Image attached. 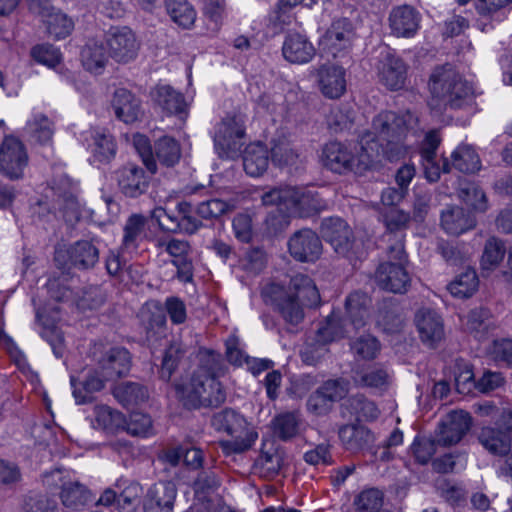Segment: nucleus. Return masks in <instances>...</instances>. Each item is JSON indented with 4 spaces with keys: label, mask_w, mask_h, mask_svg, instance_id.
Instances as JSON below:
<instances>
[{
    "label": "nucleus",
    "mask_w": 512,
    "mask_h": 512,
    "mask_svg": "<svg viewBox=\"0 0 512 512\" xmlns=\"http://www.w3.org/2000/svg\"><path fill=\"white\" fill-rule=\"evenodd\" d=\"M261 295L265 303L270 304L290 326H297L303 321L304 307L317 306L320 302L315 283L302 273L291 276L287 285L276 282L265 285Z\"/></svg>",
    "instance_id": "1"
},
{
    "label": "nucleus",
    "mask_w": 512,
    "mask_h": 512,
    "mask_svg": "<svg viewBox=\"0 0 512 512\" xmlns=\"http://www.w3.org/2000/svg\"><path fill=\"white\" fill-rule=\"evenodd\" d=\"M430 105L434 109H462L472 105L474 90L450 64L436 67L429 79Z\"/></svg>",
    "instance_id": "2"
},
{
    "label": "nucleus",
    "mask_w": 512,
    "mask_h": 512,
    "mask_svg": "<svg viewBox=\"0 0 512 512\" xmlns=\"http://www.w3.org/2000/svg\"><path fill=\"white\" fill-rule=\"evenodd\" d=\"M407 118L411 116L400 115L393 111H382L373 118L371 129L362 136L370 135V145L378 148L377 158L382 155L394 161L405 155Z\"/></svg>",
    "instance_id": "3"
},
{
    "label": "nucleus",
    "mask_w": 512,
    "mask_h": 512,
    "mask_svg": "<svg viewBox=\"0 0 512 512\" xmlns=\"http://www.w3.org/2000/svg\"><path fill=\"white\" fill-rule=\"evenodd\" d=\"M369 136H361L359 148L355 152L338 141L327 143L322 151L325 167L339 174L353 172L362 175L377 160L378 148L370 145Z\"/></svg>",
    "instance_id": "4"
},
{
    "label": "nucleus",
    "mask_w": 512,
    "mask_h": 512,
    "mask_svg": "<svg viewBox=\"0 0 512 512\" xmlns=\"http://www.w3.org/2000/svg\"><path fill=\"white\" fill-rule=\"evenodd\" d=\"M211 425L217 432L234 438L231 441L220 442V447L227 455L242 453L250 449L258 438L257 432L248 428L246 418L231 408H225L215 413L211 418Z\"/></svg>",
    "instance_id": "5"
},
{
    "label": "nucleus",
    "mask_w": 512,
    "mask_h": 512,
    "mask_svg": "<svg viewBox=\"0 0 512 512\" xmlns=\"http://www.w3.org/2000/svg\"><path fill=\"white\" fill-rule=\"evenodd\" d=\"M176 393L183 405L189 409L217 407L226 399L221 383L214 377L194 374L186 386H176Z\"/></svg>",
    "instance_id": "6"
},
{
    "label": "nucleus",
    "mask_w": 512,
    "mask_h": 512,
    "mask_svg": "<svg viewBox=\"0 0 512 512\" xmlns=\"http://www.w3.org/2000/svg\"><path fill=\"white\" fill-rule=\"evenodd\" d=\"M246 120V116L238 111L228 114L216 125L214 145L221 158L234 159L240 155Z\"/></svg>",
    "instance_id": "7"
},
{
    "label": "nucleus",
    "mask_w": 512,
    "mask_h": 512,
    "mask_svg": "<svg viewBox=\"0 0 512 512\" xmlns=\"http://www.w3.org/2000/svg\"><path fill=\"white\" fill-rule=\"evenodd\" d=\"M99 372L106 380H115L126 375L131 367V356L123 347H108L95 344L91 351Z\"/></svg>",
    "instance_id": "8"
},
{
    "label": "nucleus",
    "mask_w": 512,
    "mask_h": 512,
    "mask_svg": "<svg viewBox=\"0 0 512 512\" xmlns=\"http://www.w3.org/2000/svg\"><path fill=\"white\" fill-rule=\"evenodd\" d=\"M349 335V331L338 328L334 318H329L327 323L317 330L316 336L308 340L300 350L302 362L307 365H316L327 353L326 345Z\"/></svg>",
    "instance_id": "9"
},
{
    "label": "nucleus",
    "mask_w": 512,
    "mask_h": 512,
    "mask_svg": "<svg viewBox=\"0 0 512 512\" xmlns=\"http://www.w3.org/2000/svg\"><path fill=\"white\" fill-rule=\"evenodd\" d=\"M320 232L325 241H327L334 251L345 258L355 257V239L352 229L341 218L330 217L322 221Z\"/></svg>",
    "instance_id": "10"
},
{
    "label": "nucleus",
    "mask_w": 512,
    "mask_h": 512,
    "mask_svg": "<svg viewBox=\"0 0 512 512\" xmlns=\"http://www.w3.org/2000/svg\"><path fill=\"white\" fill-rule=\"evenodd\" d=\"M356 38L354 23L346 18L335 19L320 40L324 51L333 57L339 56L342 52L348 51Z\"/></svg>",
    "instance_id": "11"
},
{
    "label": "nucleus",
    "mask_w": 512,
    "mask_h": 512,
    "mask_svg": "<svg viewBox=\"0 0 512 512\" xmlns=\"http://www.w3.org/2000/svg\"><path fill=\"white\" fill-rule=\"evenodd\" d=\"M290 255L300 262H315L322 254V242L311 229L305 228L292 234L288 241Z\"/></svg>",
    "instance_id": "12"
},
{
    "label": "nucleus",
    "mask_w": 512,
    "mask_h": 512,
    "mask_svg": "<svg viewBox=\"0 0 512 512\" xmlns=\"http://www.w3.org/2000/svg\"><path fill=\"white\" fill-rule=\"evenodd\" d=\"M24 145L14 137H6L0 145V171L10 179H18L27 165Z\"/></svg>",
    "instance_id": "13"
},
{
    "label": "nucleus",
    "mask_w": 512,
    "mask_h": 512,
    "mask_svg": "<svg viewBox=\"0 0 512 512\" xmlns=\"http://www.w3.org/2000/svg\"><path fill=\"white\" fill-rule=\"evenodd\" d=\"M156 247L164 249L172 257V264L177 269V277L183 282H189L193 277V265L189 258L191 246L188 241L182 239H164L157 240Z\"/></svg>",
    "instance_id": "14"
},
{
    "label": "nucleus",
    "mask_w": 512,
    "mask_h": 512,
    "mask_svg": "<svg viewBox=\"0 0 512 512\" xmlns=\"http://www.w3.org/2000/svg\"><path fill=\"white\" fill-rule=\"evenodd\" d=\"M110 56L118 62H128L135 58L138 43L135 35L128 27H112L106 35Z\"/></svg>",
    "instance_id": "15"
},
{
    "label": "nucleus",
    "mask_w": 512,
    "mask_h": 512,
    "mask_svg": "<svg viewBox=\"0 0 512 512\" xmlns=\"http://www.w3.org/2000/svg\"><path fill=\"white\" fill-rule=\"evenodd\" d=\"M375 280L381 289L396 294L407 292L411 281L405 266L394 264L392 261L383 262L378 266Z\"/></svg>",
    "instance_id": "16"
},
{
    "label": "nucleus",
    "mask_w": 512,
    "mask_h": 512,
    "mask_svg": "<svg viewBox=\"0 0 512 512\" xmlns=\"http://www.w3.org/2000/svg\"><path fill=\"white\" fill-rule=\"evenodd\" d=\"M421 15L410 5L392 8L388 22L391 34L398 38L414 37L420 28Z\"/></svg>",
    "instance_id": "17"
},
{
    "label": "nucleus",
    "mask_w": 512,
    "mask_h": 512,
    "mask_svg": "<svg viewBox=\"0 0 512 512\" xmlns=\"http://www.w3.org/2000/svg\"><path fill=\"white\" fill-rule=\"evenodd\" d=\"M440 141L439 134L436 131H431L426 135L420 149L424 175L429 182H437L441 173L450 171V164L446 158L443 159L442 165L436 160V152Z\"/></svg>",
    "instance_id": "18"
},
{
    "label": "nucleus",
    "mask_w": 512,
    "mask_h": 512,
    "mask_svg": "<svg viewBox=\"0 0 512 512\" xmlns=\"http://www.w3.org/2000/svg\"><path fill=\"white\" fill-rule=\"evenodd\" d=\"M346 73L343 67L335 64H323L316 70V81L322 95L329 99H338L346 91Z\"/></svg>",
    "instance_id": "19"
},
{
    "label": "nucleus",
    "mask_w": 512,
    "mask_h": 512,
    "mask_svg": "<svg viewBox=\"0 0 512 512\" xmlns=\"http://www.w3.org/2000/svg\"><path fill=\"white\" fill-rule=\"evenodd\" d=\"M176 495V486L170 481L153 484L143 500L144 512H172Z\"/></svg>",
    "instance_id": "20"
},
{
    "label": "nucleus",
    "mask_w": 512,
    "mask_h": 512,
    "mask_svg": "<svg viewBox=\"0 0 512 512\" xmlns=\"http://www.w3.org/2000/svg\"><path fill=\"white\" fill-rule=\"evenodd\" d=\"M471 427L469 413L459 410L448 414L447 419L440 426L437 442L440 446H451L458 443Z\"/></svg>",
    "instance_id": "21"
},
{
    "label": "nucleus",
    "mask_w": 512,
    "mask_h": 512,
    "mask_svg": "<svg viewBox=\"0 0 512 512\" xmlns=\"http://www.w3.org/2000/svg\"><path fill=\"white\" fill-rule=\"evenodd\" d=\"M326 207L327 203L319 197L318 193L306 188L291 187L287 213L304 218L318 213Z\"/></svg>",
    "instance_id": "22"
},
{
    "label": "nucleus",
    "mask_w": 512,
    "mask_h": 512,
    "mask_svg": "<svg viewBox=\"0 0 512 512\" xmlns=\"http://www.w3.org/2000/svg\"><path fill=\"white\" fill-rule=\"evenodd\" d=\"M415 323L421 341L427 346L433 348L443 339V320L434 310L420 309L415 316Z\"/></svg>",
    "instance_id": "23"
},
{
    "label": "nucleus",
    "mask_w": 512,
    "mask_h": 512,
    "mask_svg": "<svg viewBox=\"0 0 512 512\" xmlns=\"http://www.w3.org/2000/svg\"><path fill=\"white\" fill-rule=\"evenodd\" d=\"M116 178L121 192L130 198L139 197L149 187V178L145 171L135 164H128L119 169Z\"/></svg>",
    "instance_id": "24"
},
{
    "label": "nucleus",
    "mask_w": 512,
    "mask_h": 512,
    "mask_svg": "<svg viewBox=\"0 0 512 512\" xmlns=\"http://www.w3.org/2000/svg\"><path fill=\"white\" fill-rule=\"evenodd\" d=\"M370 304L371 299L366 293L355 291L349 294L345 301L347 319L343 325L335 320L337 327L347 329L349 332L348 326H351L354 330L364 327L369 318Z\"/></svg>",
    "instance_id": "25"
},
{
    "label": "nucleus",
    "mask_w": 512,
    "mask_h": 512,
    "mask_svg": "<svg viewBox=\"0 0 512 512\" xmlns=\"http://www.w3.org/2000/svg\"><path fill=\"white\" fill-rule=\"evenodd\" d=\"M153 101L167 115L184 120L188 115V104L182 93L169 85L157 86L152 92Z\"/></svg>",
    "instance_id": "26"
},
{
    "label": "nucleus",
    "mask_w": 512,
    "mask_h": 512,
    "mask_svg": "<svg viewBox=\"0 0 512 512\" xmlns=\"http://www.w3.org/2000/svg\"><path fill=\"white\" fill-rule=\"evenodd\" d=\"M479 443L491 454L504 457L511 452L512 436L503 429L491 426L482 427L478 433Z\"/></svg>",
    "instance_id": "27"
},
{
    "label": "nucleus",
    "mask_w": 512,
    "mask_h": 512,
    "mask_svg": "<svg viewBox=\"0 0 512 512\" xmlns=\"http://www.w3.org/2000/svg\"><path fill=\"white\" fill-rule=\"evenodd\" d=\"M282 52L287 61L303 64L314 57L315 48L305 35L290 33L284 40Z\"/></svg>",
    "instance_id": "28"
},
{
    "label": "nucleus",
    "mask_w": 512,
    "mask_h": 512,
    "mask_svg": "<svg viewBox=\"0 0 512 512\" xmlns=\"http://www.w3.org/2000/svg\"><path fill=\"white\" fill-rule=\"evenodd\" d=\"M112 107L117 119L127 124L137 121L142 115L139 99L124 88L114 92Z\"/></svg>",
    "instance_id": "29"
},
{
    "label": "nucleus",
    "mask_w": 512,
    "mask_h": 512,
    "mask_svg": "<svg viewBox=\"0 0 512 512\" xmlns=\"http://www.w3.org/2000/svg\"><path fill=\"white\" fill-rule=\"evenodd\" d=\"M379 78L390 90L402 89L407 79V65L401 58L388 54L379 69Z\"/></svg>",
    "instance_id": "30"
},
{
    "label": "nucleus",
    "mask_w": 512,
    "mask_h": 512,
    "mask_svg": "<svg viewBox=\"0 0 512 512\" xmlns=\"http://www.w3.org/2000/svg\"><path fill=\"white\" fill-rule=\"evenodd\" d=\"M338 434L344 448L352 453L369 449L374 443L373 433L363 425H345Z\"/></svg>",
    "instance_id": "31"
},
{
    "label": "nucleus",
    "mask_w": 512,
    "mask_h": 512,
    "mask_svg": "<svg viewBox=\"0 0 512 512\" xmlns=\"http://www.w3.org/2000/svg\"><path fill=\"white\" fill-rule=\"evenodd\" d=\"M69 262L78 270L93 269L99 262V249L88 240H79L67 250Z\"/></svg>",
    "instance_id": "32"
},
{
    "label": "nucleus",
    "mask_w": 512,
    "mask_h": 512,
    "mask_svg": "<svg viewBox=\"0 0 512 512\" xmlns=\"http://www.w3.org/2000/svg\"><path fill=\"white\" fill-rule=\"evenodd\" d=\"M473 215L461 207L452 206L441 213V226L449 234L458 236L475 227Z\"/></svg>",
    "instance_id": "33"
},
{
    "label": "nucleus",
    "mask_w": 512,
    "mask_h": 512,
    "mask_svg": "<svg viewBox=\"0 0 512 512\" xmlns=\"http://www.w3.org/2000/svg\"><path fill=\"white\" fill-rule=\"evenodd\" d=\"M147 219L141 214H132L123 227L121 251H135L146 236Z\"/></svg>",
    "instance_id": "34"
},
{
    "label": "nucleus",
    "mask_w": 512,
    "mask_h": 512,
    "mask_svg": "<svg viewBox=\"0 0 512 512\" xmlns=\"http://www.w3.org/2000/svg\"><path fill=\"white\" fill-rule=\"evenodd\" d=\"M83 67L96 74L101 73L108 62V53L102 41L90 39L81 50Z\"/></svg>",
    "instance_id": "35"
},
{
    "label": "nucleus",
    "mask_w": 512,
    "mask_h": 512,
    "mask_svg": "<svg viewBox=\"0 0 512 512\" xmlns=\"http://www.w3.org/2000/svg\"><path fill=\"white\" fill-rule=\"evenodd\" d=\"M269 155L267 148L261 143L248 145L243 153L245 172L253 177L261 176L268 168Z\"/></svg>",
    "instance_id": "36"
},
{
    "label": "nucleus",
    "mask_w": 512,
    "mask_h": 512,
    "mask_svg": "<svg viewBox=\"0 0 512 512\" xmlns=\"http://www.w3.org/2000/svg\"><path fill=\"white\" fill-rule=\"evenodd\" d=\"M93 427L108 433H117L124 429L126 418L116 409L107 405H96L93 410Z\"/></svg>",
    "instance_id": "37"
},
{
    "label": "nucleus",
    "mask_w": 512,
    "mask_h": 512,
    "mask_svg": "<svg viewBox=\"0 0 512 512\" xmlns=\"http://www.w3.org/2000/svg\"><path fill=\"white\" fill-rule=\"evenodd\" d=\"M60 499L66 508L78 510L91 501V493L78 481L67 482L62 485Z\"/></svg>",
    "instance_id": "38"
},
{
    "label": "nucleus",
    "mask_w": 512,
    "mask_h": 512,
    "mask_svg": "<svg viewBox=\"0 0 512 512\" xmlns=\"http://www.w3.org/2000/svg\"><path fill=\"white\" fill-rule=\"evenodd\" d=\"M478 287L479 278L476 271L467 268L448 284L447 289L452 296L465 299L471 297L478 290Z\"/></svg>",
    "instance_id": "39"
},
{
    "label": "nucleus",
    "mask_w": 512,
    "mask_h": 512,
    "mask_svg": "<svg viewBox=\"0 0 512 512\" xmlns=\"http://www.w3.org/2000/svg\"><path fill=\"white\" fill-rule=\"evenodd\" d=\"M41 19L46 26L47 33L55 39L66 38L74 29L73 20L55 8Z\"/></svg>",
    "instance_id": "40"
},
{
    "label": "nucleus",
    "mask_w": 512,
    "mask_h": 512,
    "mask_svg": "<svg viewBox=\"0 0 512 512\" xmlns=\"http://www.w3.org/2000/svg\"><path fill=\"white\" fill-rule=\"evenodd\" d=\"M452 166L462 173H475L481 168V161L474 148L459 145L451 154Z\"/></svg>",
    "instance_id": "41"
},
{
    "label": "nucleus",
    "mask_w": 512,
    "mask_h": 512,
    "mask_svg": "<svg viewBox=\"0 0 512 512\" xmlns=\"http://www.w3.org/2000/svg\"><path fill=\"white\" fill-rule=\"evenodd\" d=\"M495 327L494 318L487 308H475L471 310L467 316L466 328L477 338L484 337L488 332L495 329Z\"/></svg>",
    "instance_id": "42"
},
{
    "label": "nucleus",
    "mask_w": 512,
    "mask_h": 512,
    "mask_svg": "<svg viewBox=\"0 0 512 512\" xmlns=\"http://www.w3.org/2000/svg\"><path fill=\"white\" fill-rule=\"evenodd\" d=\"M116 487L121 489L117 499L120 512H130L136 508L143 494V487L136 481H117Z\"/></svg>",
    "instance_id": "43"
},
{
    "label": "nucleus",
    "mask_w": 512,
    "mask_h": 512,
    "mask_svg": "<svg viewBox=\"0 0 512 512\" xmlns=\"http://www.w3.org/2000/svg\"><path fill=\"white\" fill-rule=\"evenodd\" d=\"M154 154L161 165L172 167L180 160V144L172 137L163 136L155 142Z\"/></svg>",
    "instance_id": "44"
},
{
    "label": "nucleus",
    "mask_w": 512,
    "mask_h": 512,
    "mask_svg": "<svg viewBox=\"0 0 512 512\" xmlns=\"http://www.w3.org/2000/svg\"><path fill=\"white\" fill-rule=\"evenodd\" d=\"M113 395L123 406L137 405L148 399V391L145 386L135 382H124L117 385Z\"/></svg>",
    "instance_id": "45"
},
{
    "label": "nucleus",
    "mask_w": 512,
    "mask_h": 512,
    "mask_svg": "<svg viewBox=\"0 0 512 512\" xmlns=\"http://www.w3.org/2000/svg\"><path fill=\"white\" fill-rule=\"evenodd\" d=\"M402 323L399 306L392 300H384L378 309L377 324L384 331L393 333L401 328Z\"/></svg>",
    "instance_id": "46"
},
{
    "label": "nucleus",
    "mask_w": 512,
    "mask_h": 512,
    "mask_svg": "<svg viewBox=\"0 0 512 512\" xmlns=\"http://www.w3.org/2000/svg\"><path fill=\"white\" fill-rule=\"evenodd\" d=\"M165 6L173 22L179 26L189 28L194 24L196 12L187 0H165Z\"/></svg>",
    "instance_id": "47"
},
{
    "label": "nucleus",
    "mask_w": 512,
    "mask_h": 512,
    "mask_svg": "<svg viewBox=\"0 0 512 512\" xmlns=\"http://www.w3.org/2000/svg\"><path fill=\"white\" fill-rule=\"evenodd\" d=\"M27 130L35 141L40 144H48L53 138L55 127L53 121L46 115L36 113L27 122Z\"/></svg>",
    "instance_id": "48"
},
{
    "label": "nucleus",
    "mask_w": 512,
    "mask_h": 512,
    "mask_svg": "<svg viewBox=\"0 0 512 512\" xmlns=\"http://www.w3.org/2000/svg\"><path fill=\"white\" fill-rule=\"evenodd\" d=\"M458 197L477 212H485L487 209L486 195L475 183H460Z\"/></svg>",
    "instance_id": "49"
},
{
    "label": "nucleus",
    "mask_w": 512,
    "mask_h": 512,
    "mask_svg": "<svg viewBox=\"0 0 512 512\" xmlns=\"http://www.w3.org/2000/svg\"><path fill=\"white\" fill-rule=\"evenodd\" d=\"M274 434L283 441H288L298 435L300 420L295 413L287 412L276 416L273 420Z\"/></svg>",
    "instance_id": "50"
},
{
    "label": "nucleus",
    "mask_w": 512,
    "mask_h": 512,
    "mask_svg": "<svg viewBox=\"0 0 512 512\" xmlns=\"http://www.w3.org/2000/svg\"><path fill=\"white\" fill-rule=\"evenodd\" d=\"M105 381L107 380L104 379L98 369L95 373L89 374L86 379L81 382L82 389L77 388L74 379H72L71 382L74 387L73 395L76 403L84 404L89 402L91 400L90 394L103 389Z\"/></svg>",
    "instance_id": "51"
},
{
    "label": "nucleus",
    "mask_w": 512,
    "mask_h": 512,
    "mask_svg": "<svg viewBox=\"0 0 512 512\" xmlns=\"http://www.w3.org/2000/svg\"><path fill=\"white\" fill-rule=\"evenodd\" d=\"M185 349L181 343L172 342L165 350L161 367L159 370L160 378L169 381L172 374L178 367L180 359L184 356Z\"/></svg>",
    "instance_id": "52"
},
{
    "label": "nucleus",
    "mask_w": 512,
    "mask_h": 512,
    "mask_svg": "<svg viewBox=\"0 0 512 512\" xmlns=\"http://www.w3.org/2000/svg\"><path fill=\"white\" fill-rule=\"evenodd\" d=\"M505 254L504 243L496 238L490 237L484 245L483 254L481 257V267L484 270L495 269L503 260Z\"/></svg>",
    "instance_id": "53"
},
{
    "label": "nucleus",
    "mask_w": 512,
    "mask_h": 512,
    "mask_svg": "<svg viewBox=\"0 0 512 512\" xmlns=\"http://www.w3.org/2000/svg\"><path fill=\"white\" fill-rule=\"evenodd\" d=\"M93 156L99 162H108L116 154V144L112 135L105 132H95L93 136Z\"/></svg>",
    "instance_id": "54"
},
{
    "label": "nucleus",
    "mask_w": 512,
    "mask_h": 512,
    "mask_svg": "<svg viewBox=\"0 0 512 512\" xmlns=\"http://www.w3.org/2000/svg\"><path fill=\"white\" fill-rule=\"evenodd\" d=\"M22 512H59L57 501L45 494H29L25 496Z\"/></svg>",
    "instance_id": "55"
},
{
    "label": "nucleus",
    "mask_w": 512,
    "mask_h": 512,
    "mask_svg": "<svg viewBox=\"0 0 512 512\" xmlns=\"http://www.w3.org/2000/svg\"><path fill=\"white\" fill-rule=\"evenodd\" d=\"M232 208L233 206L224 200L218 198H209L201 201L196 206L195 212L202 219L213 220L221 217Z\"/></svg>",
    "instance_id": "56"
},
{
    "label": "nucleus",
    "mask_w": 512,
    "mask_h": 512,
    "mask_svg": "<svg viewBox=\"0 0 512 512\" xmlns=\"http://www.w3.org/2000/svg\"><path fill=\"white\" fill-rule=\"evenodd\" d=\"M389 374L381 367H372L358 373L357 382L361 386L385 390L389 386Z\"/></svg>",
    "instance_id": "57"
},
{
    "label": "nucleus",
    "mask_w": 512,
    "mask_h": 512,
    "mask_svg": "<svg viewBox=\"0 0 512 512\" xmlns=\"http://www.w3.org/2000/svg\"><path fill=\"white\" fill-rule=\"evenodd\" d=\"M383 503V494L380 490L370 488L363 490L354 499L357 512H377Z\"/></svg>",
    "instance_id": "58"
},
{
    "label": "nucleus",
    "mask_w": 512,
    "mask_h": 512,
    "mask_svg": "<svg viewBox=\"0 0 512 512\" xmlns=\"http://www.w3.org/2000/svg\"><path fill=\"white\" fill-rule=\"evenodd\" d=\"M176 212L179 213L180 233L191 235L202 226V222L193 216L194 209L189 202H178Z\"/></svg>",
    "instance_id": "59"
},
{
    "label": "nucleus",
    "mask_w": 512,
    "mask_h": 512,
    "mask_svg": "<svg viewBox=\"0 0 512 512\" xmlns=\"http://www.w3.org/2000/svg\"><path fill=\"white\" fill-rule=\"evenodd\" d=\"M272 162L280 167H295L298 168L299 155L296 151L285 142L275 144L271 149Z\"/></svg>",
    "instance_id": "60"
},
{
    "label": "nucleus",
    "mask_w": 512,
    "mask_h": 512,
    "mask_svg": "<svg viewBox=\"0 0 512 512\" xmlns=\"http://www.w3.org/2000/svg\"><path fill=\"white\" fill-rule=\"evenodd\" d=\"M256 464L264 477L273 478L279 473L283 464V458L276 450L272 452L262 451Z\"/></svg>",
    "instance_id": "61"
},
{
    "label": "nucleus",
    "mask_w": 512,
    "mask_h": 512,
    "mask_svg": "<svg viewBox=\"0 0 512 512\" xmlns=\"http://www.w3.org/2000/svg\"><path fill=\"white\" fill-rule=\"evenodd\" d=\"M439 445L440 444L437 442V437L435 439L417 437L415 438L411 449L416 461L422 465H425L436 453L437 446Z\"/></svg>",
    "instance_id": "62"
},
{
    "label": "nucleus",
    "mask_w": 512,
    "mask_h": 512,
    "mask_svg": "<svg viewBox=\"0 0 512 512\" xmlns=\"http://www.w3.org/2000/svg\"><path fill=\"white\" fill-rule=\"evenodd\" d=\"M151 217L154 219L162 231L169 233H180L179 213L175 211H168L165 208L157 207L151 212Z\"/></svg>",
    "instance_id": "63"
},
{
    "label": "nucleus",
    "mask_w": 512,
    "mask_h": 512,
    "mask_svg": "<svg viewBox=\"0 0 512 512\" xmlns=\"http://www.w3.org/2000/svg\"><path fill=\"white\" fill-rule=\"evenodd\" d=\"M489 356L498 364L512 366V339L493 341L489 348Z\"/></svg>",
    "instance_id": "64"
}]
</instances>
